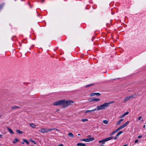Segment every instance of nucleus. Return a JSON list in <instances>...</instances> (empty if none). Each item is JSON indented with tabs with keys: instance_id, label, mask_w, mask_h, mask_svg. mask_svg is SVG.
<instances>
[{
	"instance_id": "1",
	"label": "nucleus",
	"mask_w": 146,
	"mask_h": 146,
	"mask_svg": "<svg viewBox=\"0 0 146 146\" xmlns=\"http://www.w3.org/2000/svg\"><path fill=\"white\" fill-rule=\"evenodd\" d=\"M74 102L72 100L66 101L65 100H61L54 102L53 104L54 105L56 106H63V107L65 108L72 105Z\"/></svg>"
},
{
	"instance_id": "2",
	"label": "nucleus",
	"mask_w": 146,
	"mask_h": 146,
	"mask_svg": "<svg viewBox=\"0 0 146 146\" xmlns=\"http://www.w3.org/2000/svg\"><path fill=\"white\" fill-rule=\"evenodd\" d=\"M113 102H114V101H110L108 102H106L100 106H98L97 107V110H99L105 109L107 107H109L110 104H112Z\"/></svg>"
},
{
	"instance_id": "3",
	"label": "nucleus",
	"mask_w": 146,
	"mask_h": 146,
	"mask_svg": "<svg viewBox=\"0 0 146 146\" xmlns=\"http://www.w3.org/2000/svg\"><path fill=\"white\" fill-rule=\"evenodd\" d=\"M54 129L56 130H58V129L55 128L47 129L46 128H42L39 130L38 131L39 132L42 133H47L51 131L52 130Z\"/></svg>"
},
{
	"instance_id": "4",
	"label": "nucleus",
	"mask_w": 146,
	"mask_h": 146,
	"mask_svg": "<svg viewBox=\"0 0 146 146\" xmlns=\"http://www.w3.org/2000/svg\"><path fill=\"white\" fill-rule=\"evenodd\" d=\"M129 123V121H127L125 123L123 124L120 127H119L117 129L119 131V130H120L121 129L124 128L125 127L127 126Z\"/></svg>"
},
{
	"instance_id": "5",
	"label": "nucleus",
	"mask_w": 146,
	"mask_h": 146,
	"mask_svg": "<svg viewBox=\"0 0 146 146\" xmlns=\"http://www.w3.org/2000/svg\"><path fill=\"white\" fill-rule=\"evenodd\" d=\"M94 138L92 137L90 138H88L85 139H82L81 140L82 141H84L86 142H89L93 141L94 140Z\"/></svg>"
},
{
	"instance_id": "6",
	"label": "nucleus",
	"mask_w": 146,
	"mask_h": 146,
	"mask_svg": "<svg viewBox=\"0 0 146 146\" xmlns=\"http://www.w3.org/2000/svg\"><path fill=\"white\" fill-rule=\"evenodd\" d=\"M100 99L98 98H96L94 97L92 98H89L88 99V100L90 102L93 101H100Z\"/></svg>"
},
{
	"instance_id": "7",
	"label": "nucleus",
	"mask_w": 146,
	"mask_h": 146,
	"mask_svg": "<svg viewBox=\"0 0 146 146\" xmlns=\"http://www.w3.org/2000/svg\"><path fill=\"white\" fill-rule=\"evenodd\" d=\"M133 95H131L125 97L123 100V102L125 103L127 100H129L130 98H133Z\"/></svg>"
},
{
	"instance_id": "8",
	"label": "nucleus",
	"mask_w": 146,
	"mask_h": 146,
	"mask_svg": "<svg viewBox=\"0 0 146 146\" xmlns=\"http://www.w3.org/2000/svg\"><path fill=\"white\" fill-rule=\"evenodd\" d=\"M114 138V137L113 136H110V137L106 138L105 139H103L104 141L105 142L109 140H111V139H113Z\"/></svg>"
},
{
	"instance_id": "9",
	"label": "nucleus",
	"mask_w": 146,
	"mask_h": 146,
	"mask_svg": "<svg viewBox=\"0 0 146 146\" xmlns=\"http://www.w3.org/2000/svg\"><path fill=\"white\" fill-rule=\"evenodd\" d=\"M123 131H120L116 135L115 137H114V138L113 139L115 140H116L117 139V137L119 135H120V134H121L123 133Z\"/></svg>"
},
{
	"instance_id": "10",
	"label": "nucleus",
	"mask_w": 146,
	"mask_h": 146,
	"mask_svg": "<svg viewBox=\"0 0 146 146\" xmlns=\"http://www.w3.org/2000/svg\"><path fill=\"white\" fill-rule=\"evenodd\" d=\"M101 94L99 93H92L90 95V96H93L95 95H97V96H99Z\"/></svg>"
},
{
	"instance_id": "11",
	"label": "nucleus",
	"mask_w": 146,
	"mask_h": 146,
	"mask_svg": "<svg viewBox=\"0 0 146 146\" xmlns=\"http://www.w3.org/2000/svg\"><path fill=\"white\" fill-rule=\"evenodd\" d=\"M20 108V107L18 106H17L15 105L13 106L11 108V110H14V109H18V108Z\"/></svg>"
},
{
	"instance_id": "12",
	"label": "nucleus",
	"mask_w": 146,
	"mask_h": 146,
	"mask_svg": "<svg viewBox=\"0 0 146 146\" xmlns=\"http://www.w3.org/2000/svg\"><path fill=\"white\" fill-rule=\"evenodd\" d=\"M129 112L128 111L124 113L121 117L120 118H122L124 117L125 115H127L129 113Z\"/></svg>"
},
{
	"instance_id": "13",
	"label": "nucleus",
	"mask_w": 146,
	"mask_h": 146,
	"mask_svg": "<svg viewBox=\"0 0 146 146\" xmlns=\"http://www.w3.org/2000/svg\"><path fill=\"white\" fill-rule=\"evenodd\" d=\"M119 131L117 129H116L114 131H113L112 133H111L110 134V136H112L115 133L117 132L118 131Z\"/></svg>"
},
{
	"instance_id": "14",
	"label": "nucleus",
	"mask_w": 146,
	"mask_h": 146,
	"mask_svg": "<svg viewBox=\"0 0 146 146\" xmlns=\"http://www.w3.org/2000/svg\"><path fill=\"white\" fill-rule=\"evenodd\" d=\"M7 129L11 134H14V132L9 127H7Z\"/></svg>"
},
{
	"instance_id": "15",
	"label": "nucleus",
	"mask_w": 146,
	"mask_h": 146,
	"mask_svg": "<svg viewBox=\"0 0 146 146\" xmlns=\"http://www.w3.org/2000/svg\"><path fill=\"white\" fill-rule=\"evenodd\" d=\"M77 145L78 146H86V144L81 143H78Z\"/></svg>"
},
{
	"instance_id": "16",
	"label": "nucleus",
	"mask_w": 146,
	"mask_h": 146,
	"mask_svg": "<svg viewBox=\"0 0 146 146\" xmlns=\"http://www.w3.org/2000/svg\"><path fill=\"white\" fill-rule=\"evenodd\" d=\"M68 136L72 138H73L74 137V135L72 133H68Z\"/></svg>"
},
{
	"instance_id": "17",
	"label": "nucleus",
	"mask_w": 146,
	"mask_h": 146,
	"mask_svg": "<svg viewBox=\"0 0 146 146\" xmlns=\"http://www.w3.org/2000/svg\"><path fill=\"white\" fill-rule=\"evenodd\" d=\"M29 125L33 128H35L36 126V125L33 123H30Z\"/></svg>"
},
{
	"instance_id": "18",
	"label": "nucleus",
	"mask_w": 146,
	"mask_h": 146,
	"mask_svg": "<svg viewBox=\"0 0 146 146\" xmlns=\"http://www.w3.org/2000/svg\"><path fill=\"white\" fill-rule=\"evenodd\" d=\"M123 120V119H120L119 121L117 123H116V125H118L119 124H120L121 123V122Z\"/></svg>"
},
{
	"instance_id": "19",
	"label": "nucleus",
	"mask_w": 146,
	"mask_h": 146,
	"mask_svg": "<svg viewBox=\"0 0 146 146\" xmlns=\"http://www.w3.org/2000/svg\"><path fill=\"white\" fill-rule=\"evenodd\" d=\"M16 132L17 133L20 134H22L23 133V132L22 131H21L19 129H17L16 130Z\"/></svg>"
},
{
	"instance_id": "20",
	"label": "nucleus",
	"mask_w": 146,
	"mask_h": 146,
	"mask_svg": "<svg viewBox=\"0 0 146 146\" xmlns=\"http://www.w3.org/2000/svg\"><path fill=\"white\" fill-rule=\"evenodd\" d=\"M23 141L24 142L26 143L27 144H29V142L27 141V140L26 139H23Z\"/></svg>"
},
{
	"instance_id": "21",
	"label": "nucleus",
	"mask_w": 146,
	"mask_h": 146,
	"mask_svg": "<svg viewBox=\"0 0 146 146\" xmlns=\"http://www.w3.org/2000/svg\"><path fill=\"white\" fill-rule=\"evenodd\" d=\"M18 141H19V140L17 139L16 138H15L14 140L13 141V143H16Z\"/></svg>"
},
{
	"instance_id": "22",
	"label": "nucleus",
	"mask_w": 146,
	"mask_h": 146,
	"mask_svg": "<svg viewBox=\"0 0 146 146\" xmlns=\"http://www.w3.org/2000/svg\"><path fill=\"white\" fill-rule=\"evenodd\" d=\"M99 143H102V144H105V142H104V141L103 139H102V140L100 141H99Z\"/></svg>"
},
{
	"instance_id": "23",
	"label": "nucleus",
	"mask_w": 146,
	"mask_h": 146,
	"mask_svg": "<svg viewBox=\"0 0 146 146\" xmlns=\"http://www.w3.org/2000/svg\"><path fill=\"white\" fill-rule=\"evenodd\" d=\"M4 5V3L1 4L0 5V10L2 9V8L3 7Z\"/></svg>"
},
{
	"instance_id": "24",
	"label": "nucleus",
	"mask_w": 146,
	"mask_h": 146,
	"mask_svg": "<svg viewBox=\"0 0 146 146\" xmlns=\"http://www.w3.org/2000/svg\"><path fill=\"white\" fill-rule=\"evenodd\" d=\"M103 122L105 124H107L108 123V121L107 120H103Z\"/></svg>"
},
{
	"instance_id": "25",
	"label": "nucleus",
	"mask_w": 146,
	"mask_h": 146,
	"mask_svg": "<svg viewBox=\"0 0 146 146\" xmlns=\"http://www.w3.org/2000/svg\"><path fill=\"white\" fill-rule=\"evenodd\" d=\"M94 85V84H90L89 85H86V87H88L89 86H92V85Z\"/></svg>"
},
{
	"instance_id": "26",
	"label": "nucleus",
	"mask_w": 146,
	"mask_h": 146,
	"mask_svg": "<svg viewBox=\"0 0 146 146\" xmlns=\"http://www.w3.org/2000/svg\"><path fill=\"white\" fill-rule=\"evenodd\" d=\"M88 120V119H82V121L83 122H85L86 121H87Z\"/></svg>"
},
{
	"instance_id": "27",
	"label": "nucleus",
	"mask_w": 146,
	"mask_h": 146,
	"mask_svg": "<svg viewBox=\"0 0 146 146\" xmlns=\"http://www.w3.org/2000/svg\"><path fill=\"white\" fill-rule=\"evenodd\" d=\"M92 112V110H86L85 111V113H88V112Z\"/></svg>"
},
{
	"instance_id": "28",
	"label": "nucleus",
	"mask_w": 146,
	"mask_h": 146,
	"mask_svg": "<svg viewBox=\"0 0 146 146\" xmlns=\"http://www.w3.org/2000/svg\"><path fill=\"white\" fill-rule=\"evenodd\" d=\"M30 141H31L32 142H33L34 144H36V143L35 141H34V140H32V139H31L30 140Z\"/></svg>"
},
{
	"instance_id": "29",
	"label": "nucleus",
	"mask_w": 146,
	"mask_h": 146,
	"mask_svg": "<svg viewBox=\"0 0 146 146\" xmlns=\"http://www.w3.org/2000/svg\"><path fill=\"white\" fill-rule=\"evenodd\" d=\"M96 110H97V108L92 110V112H93V111H95Z\"/></svg>"
},
{
	"instance_id": "30",
	"label": "nucleus",
	"mask_w": 146,
	"mask_h": 146,
	"mask_svg": "<svg viewBox=\"0 0 146 146\" xmlns=\"http://www.w3.org/2000/svg\"><path fill=\"white\" fill-rule=\"evenodd\" d=\"M142 118V117L141 116H140V117H138V119L139 120H140L141 119V118Z\"/></svg>"
},
{
	"instance_id": "31",
	"label": "nucleus",
	"mask_w": 146,
	"mask_h": 146,
	"mask_svg": "<svg viewBox=\"0 0 146 146\" xmlns=\"http://www.w3.org/2000/svg\"><path fill=\"white\" fill-rule=\"evenodd\" d=\"M142 137V135H139L138 137V138H141Z\"/></svg>"
},
{
	"instance_id": "32",
	"label": "nucleus",
	"mask_w": 146,
	"mask_h": 146,
	"mask_svg": "<svg viewBox=\"0 0 146 146\" xmlns=\"http://www.w3.org/2000/svg\"><path fill=\"white\" fill-rule=\"evenodd\" d=\"M138 139L136 140L135 141V143H137L138 142Z\"/></svg>"
},
{
	"instance_id": "33",
	"label": "nucleus",
	"mask_w": 146,
	"mask_h": 146,
	"mask_svg": "<svg viewBox=\"0 0 146 146\" xmlns=\"http://www.w3.org/2000/svg\"><path fill=\"white\" fill-rule=\"evenodd\" d=\"M94 37H92V41H93L94 39Z\"/></svg>"
},
{
	"instance_id": "34",
	"label": "nucleus",
	"mask_w": 146,
	"mask_h": 146,
	"mask_svg": "<svg viewBox=\"0 0 146 146\" xmlns=\"http://www.w3.org/2000/svg\"><path fill=\"white\" fill-rule=\"evenodd\" d=\"M58 146H63V145L62 144H60Z\"/></svg>"
},
{
	"instance_id": "35",
	"label": "nucleus",
	"mask_w": 146,
	"mask_h": 146,
	"mask_svg": "<svg viewBox=\"0 0 146 146\" xmlns=\"http://www.w3.org/2000/svg\"><path fill=\"white\" fill-rule=\"evenodd\" d=\"M2 136V135L1 134L0 135V137L1 138Z\"/></svg>"
},
{
	"instance_id": "36",
	"label": "nucleus",
	"mask_w": 146,
	"mask_h": 146,
	"mask_svg": "<svg viewBox=\"0 0 146 146\" xmlns=\"http://www.w3.org/2000/svg\"><path fill=\"white\" fill-rule=\"evenodd\" d=\"M21 144H24V141L23 142H22L21 143Z\"/></svg>"
},
{
	"instance_id": "37",
	"label": "nucleus",
	"mask_w": 146,
	"mask_h": 146,
	"mask_svg": "<svg viewBox=\"0 0 146 146\" xmlns=\"http://www.w3.org/2000/svg\"><path fill=\"white\" fill-rule=\"evenodd\" d=\"M91 137V135H88V137Z\"/></svg>"
},
{
	"instance_id": "38",
	"label": "nucleus",
	"mask_w": 146,
	"mask_h": 146,
	"mask_svg": "<svg viewBox=\"0 0 146 146\" xmlns=\"http://www.w3.org/2000/svg\"><path fill=\"white\" fill-rule=\"evenodd\" d=\"M145 125H144L143 126V128H145Z\"/></svg>"
},
{
	"instance_id": "39",
	"label": "nucleus",
	"mask_w": 146,
	"mask_h": 146,
	"mask_svg": "<svg viewBox=\"0 0 146 146\" xmlns=\"http://www.w3.org/2000/svg\"><path fill=\"white\" fill-rule=\"evenodd\" d=\"M44 1V0H42V1H41V2L42 3V2H43Z\"/></svg>"
},
{
	"instance_id": "40",
	"label": "nucleus",
	"mask_w": 146,
	"mask_h": 146,
	"mask_svg": "<svg viewBox=\"0 0 146 146\" xmlns=\"http://www.w3.org/2000/svg\"><path fill=\"white\" fill-rule=\"evenodd\" d=\"M127 146V144H125V145H123V146Z\"/></svg>"
},
{
	"instance_id": "41",
	"label": "nucleus",
	"mask_w": 146,
	"mask_h": 146,
	"mask_svg": "<svg viewBox=\"0 0 146 146\" xmlns=\"http://www.w3.org/2000/svg\"><path fill=\"white\" fill-rule=\"evenodd\" d=\"M100 146H105V145H100Z\"/></svg>"
},
{
	"instance_id": "42",
	"label": "nucleus",
	"mask_w": 146,
	"mask_h": 146,
	"mask_svg": "<svg viewBox=\"0 0 146 146\" xmlns=\"http://www.w3.org/2000/svg\"><path fill=\"white\" fill-rule=\"evenodd\" d=\"M78 135H80V134H78Z\"/></svg>"
},
{
	"instance_id": "43",
	"label": "nucleus",
	"mask_w": 146,
	"mask_h": 146,
	"mask_svg": "<svg viewBox=\"0 0 146 146\" xmlns=\"http://www.w3.org/2000/svg\"><path fill=\"white\" fill-rule=\"evenodd\" d=\"M112 39H113V37H111Z\"/></svg>"
},
{
	"instance_id": "44",
	"label": "nucleus",
	"mask_w": 146,
	"mask_h": 146,
	"mask_svg": "<svg viewBox=\"0 0 146 146\" xmlns=\"http://www.w3.org/2000/svg\"><path fill=\"white\" fill-rule=\"evenodd\" d=\"M2 116V115H0V118Z\"/></svg>"
},
{
	"instance_id": "45",
	"label": "nucleus",
	"mask_w": 146,
	"mask_h": 146,
	"mask_svg": "<svg viewBox=\"0 0 146 146\" xmlns=\"http://www.w3.org/2000/svg\"><path fill=\"white\" fill-rule=\"evenodd\" d=\"M116 38H117V39H118V38H117V37H116Z\"/></svg>"
},
{
	"instance_id": "46",
	"label": "nucleus",
	"mask_w": 146,
	"mask_h": 146,
	"mask_svg": "<svg viewBox=\"0 0 146 146\" xmlns=\"http://www.w3.org/2000/svg\"><path fill=\"white\" fill-rule=\"evenodd\" d=\"M11 39H12V40H13V38H11Z\"/></svg>"
},
{
	"instance_id": "47",
	"label": "nucleus",
	"mask_w": 146,
	"mask_h": 146,
	"mask_svg": "<svg viewBox=\"0 0 146 146\" xmlns=\"http://www.w3.org/2000/svg\"><path fill=\"white\" fill-rule=\"evenodd\" d=\"M0 146H1V145L0 144Z\"/></svg>"
},
{
	"instance_id": "48",
	"label": "nucleus",
	"mask_w": 146,
	"mask_h": 146,
	"mask_svg": "<svg viewBox=\"0 0 146 146\" xmlns=\"http://www.w3.org/2000/svg\"><path fill=\"white\" fill-rule=\"evenodd\" d=\"M31 146H33V145H31Z\"/></svg>"
},
{
	"instance_id": "49",
	"label": "nucleus",
	"mask_w": 146,
	"mask_h": 146,
	"mask_svg": "<svg viewBox=\"0 0 146 146\" xmlns=\"http://www.w3.org/2000/svg\"><path fill=\"white\" fill-rule=\"evenodd\" d=\"M17 0H15V1H16Z\"/></svg>"
}]
</instances>
